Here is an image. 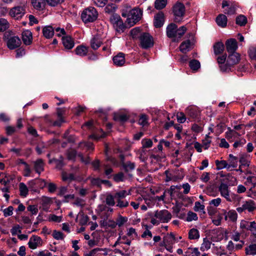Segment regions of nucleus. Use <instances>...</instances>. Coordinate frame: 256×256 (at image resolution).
<instances>
[{
  "label": "nucleus",
  "mask_w": 256,
  "mask_h": 256,
  "mask_svg": "<svg viewBox=\"0 0 256 256\" xmlns=\"http://www.w3.org/2000/svg\"><path fill=\"white\" fill-rule=\"evenodd\" d=\"M171 218L172 214L167 210H158L152 218L151 223L154 225H158L160 222H168Z\"/></svg>",
  "instance_id": "1"
},
{
  "label": "nucleus",
  "mask_w": 256,
  "mask_h": 256,
  "mask_svg": "<svg viewBox=\"0 0 256 256\" xmlns=\"http://www.w3.org/2000/svg\"><path fill=\"white\" fill-rule=\"evenodd\" d=\"M98 16L96 9L92 6L85 8L81 14V18L86 24L94 22L97 19Z\"/></svg>",
  "instance_id": "2"
},
{
  "label": "nucleus",
  "mask_w": 256,
  "mask_h": 256,
  "mask_svg": "<svg viewBox=\"0 0 256 256\" xmlns=\"http://www.w3.org/2000/svg\"><path fill=\"white\" fill-rule=\"evenodd\" d=\"M218 189L220 192V196L225 198L228 202H233L237 197L236 194L230 192V190L228 188V185L224 182H221L220 184Z\"/></svg>",
  "instance_id": "3"
},
{
  "label": "nucleus",
  "mask_w": 256,
  "mask_h": 256,
  "mask_svg": "<svg viewBox=\"0 0 256 256\" xmlns=\"http://www.w3.org/2000/svg\"><path fill=\"white\" fill-rule=\"evenodd\" d=\"M175 236L173 233L168 234L164 238L161 246L169 252H173L174 245L176 243Z\"/></svg>",
  "instance_id": "4"
},
{
  "label": "nucleus",
  "mask_w": 256,
  "mask_h": 256,
  "mask_svg": "<svg viewBox=\"0 0 256 256\" xmlns=\"http://www.w3.org/2000/svg\"><path fill=\"white\" fill-rule=\"evenodd\" d=\"M142 10L138 8L132 10L130 12L127 18V22L130 26H134L142 18Z\"/></svg>",
  "instance_id": "5"
},
{
  "label": "nucleus",
  "mask_w": 256,
  "mask_h": 256,
  "mask_svg": "<svg viewBox=\"0 0 256 256\" xmlns=\"http://www.w3.org/2000/svg\"><path fill=\"white\" fill-rule=\"evenodd\" d=\"M26 13V8L24 4L12 8L9 14L12 18L16 20H20L24 15Z\"/></svg>",
  "instance_id": "6"
},
{
  "label": "nucleus",
  "mask_w": 256,
  "mask_h": 256,
  "mask_svg": "<svg viewBox=\"0 0 256 256\" xmlns=\"http://www.w3.org/2000/svg\"><path fill=\"white\" fill-rule=\"evenodd\" d=\"M173 12L175 16V21L180 22L185 12L184 6L180 2L176 3L173 7Z\"/></svg>",
  "instance_id": "7"
},
{
  "label": "nucleus",
  "mask_w": 256,
  "mask_h": 256,
  "mask_svg": "<svg viewBox=\"0 0 256 256\" xmlns=\"http://www.w3.org/2000/svg\"><path fill=\"white\" fill-rule=\"evenodd\" d=\"M140 44L142 48H147L153 46L152 38L148 33H144L140 36Z\"/></svg>",
  "instance_id": "8"
},
{
  "label": "nucleus",
  "mask_w": 256,
  "mask_h": 256,
  "mask_svg": "<svg viewBox=\"0 0 256 256\" xmlns=\"http://www.w3.org/2000/svg\"><path fill=\"white\" fill-rule=\"evenodd\" d=\"M43 244V240L40 237L36 235H32L29 239L28 242V247L32 250H35L41 246Z\"/></svg>",
  "instance_id": "9"
},
{
  "label": "nucleus",
  "mask_w": 256,
  "mask_h": 256,
  "mask_svg": "<svg viewBox=\"0 0 256 256\" xmlns=\"http://www.w3.org/2000/svg\"><path fill=\"white\" fill-rule=\"evenodd\" d=\"M104 38V36H101L100 34L95 35L90 40L91 48L94 50H97L102 44Z\"/></svg>",
  "instance_id": "10"
},
{
  "label": "nucleus",
  "mask_w": 256,
  "mask_h": 256,
  "mask_svg": "<svg viewBox=\"0 0 256 256\" xmlns=\"http://www.w3.org/2000/svg\"><path fill=\"white\" fill-rule=\"evenodd\" d=\"M6 38L8 47L10 50H13L18 47L21 44L20 38L17 36H8Z\"/></svg>",
  "instance_id": "11"
},
{
  "label": "nucleus",
  "mask_w": 256,
  "mask_h": 256,
  "mask_svg": "<svg viewBox=\"0 0 256 256\" xmlns=\"http://www.w3.org/2000/svg\"><path fill=\"white\" fill-rule=\"evenodd\" d=\"M222 8H224V12L228 14H233L236 12V7L235 5L228 1L222 2Z\"/></svg>",
  "instance_id": "12"
},
{
  "label": "nucleus",
  "mask_w": 256,
  "mask_h": 256,
  "mask_svg": "<svg viewBox=\"0 0 256 256\" xmlns=\"http://www.w3.org/2000/svg\"><path fill=\"white\" fill-rule=\"evenodd\" d=\"M177 26L174 24H169L166 28V34L168 38H173L174 41L178 40L176 34Z\"/></svg>",
  "instance_id": "13"
},
{
  "label": "nucleus",
  "mask_w": 256,
  "mask_h": 256,
  "mask_svg": "<svg viewBox=\"0 0 256 256\" xmlns=\"http://www.w3.org/2000/svg\"><path fill=\"white\" fill-rule=\"evenodd\" d=\"M194 43L190 40L184 41L180 46V50L182 53L186 54L192 48Z\"/></svg>",
  "instance_id": "14"
},
{
  "label": "nucleus",
  "mask_w": 256,
  "mask_h": 256,
  "mask_svg": "<svg viewBox=\"0 0 256 256\" xmlns=\"http://www.w3.org/2000/svg\"><path fill=\"white\" fill-rule=\"evenodd\" d=\"M224 216L225 220H228L232 222H236L238 218V214L235 210H231L228 212L224 211Z\"/></svg>",
  "instance_id": "15"
},
{
  "label": "nucleus",
  "mask_w": 256,
  "mask_h": 256,
  "mask_svg": "<svg viewBox=\"0 0 256 256\" xmlns=\"http://www.w3.org/2000/svg\"><path fill=\"white\" fill-rule=\"evenodd\" d=\"M164 14L162 12H160L154 16V24L156 28H160L164 24Z\"/></svg>",
  "instance_id": "16"
},
{
  "label": "nucleus",
  "mask_w": 256,
  "mask_h": 256,
  "mask_svg": "<svg viewBox=\"0 0 256 256\" xmlns=\"http://www.w3.org/2000/svg\"><path fill=\"white\" fill-rule=\"evenodd\" d=\"M240 60V56L236 52H232L230 54L228 58L227 62L228 65L232 66L238 64Z\"/></svg>",
  "instance_id": "17"
},
{
  "label": "nucleus",
  "mask_w": 256,
  "mask_h": 256,
  "mask_svg": "<svg viewBox=\"0 0 256 256\" xmlns=\"http://www.w3.org/2000/svg\"><path fill=\"white\" fill-rule=\"evenodd\" d=\"M226 47L228 52L230 53L236 52L238 48L237 42L234 39H230L226 42Z\"/></svg>",
  "instance_id": "18"
},
{
  "label": "nucleus",
  "mask_w": 256,
  "mask_h": 256,
  "mask_svg": "<svg viewBox=\"0 0 256 256\" xmlns=\"http://www.w3.org/2000/svg\"><path fill=\"white\" fill-rule=\"evenodd\" d=\"M62 42L65 48L72 49L74 45V40L68 36H64L62 38Z\"/></svg>",
  "instance_id": "19"
},
{
  "label": "nucleus",
  "mask_w": 256,
  "mask_h": 256,
  "mask_svg": "<svg viewBox=\"0 0 256 256\" xmlns=\"http://www.w3.org/2000/svg\"><path fill=\"white\" fill-rule=\"evenodd\" d=\"M239 136L240 134L238 132L232 130L230 128H228V131L225 132L226 138L230 142L234 141Z\"/></svg>",
  "instance_id": "20"
},
{
  "label": "nucleus",
  "mask_w": 256,
  "mask_h": 256,
  "mask_svg": "<svg viewBox=\"0 0 256 256\" xmlns=\"http://www.w3.org/2000/svg\"><path fill=\"white\" fill-rule=\"evenodd\" d=\"M22 38L25 44L30 45L32 43V32L29 30H24L22 34Z\"/></svg>",
  "instance_id": "21"
},
{
  "label": "nucleus",
  "mask_w": 256,
  "mask_h": 256,
  "mask_svg": "<svg viewBox=\"0 0 256 256\" xmlns=\"http://www.w3.org/2000/svg\"><path fill=\"white\" fill-rule=\"evenodd\" d=\"M228 164L229 168V170L231 168H234L237 167L238 163V158L236 156H234L232 154L228 155Z\"/></svg>",
  "instance_id": "22"
},
{
  "label": "nucleus",
  "mask_w": 256,
  "mask_h": 256,
  "mask_svg": "<svg viewBox=\"0 0 256 256\" xmlns=\"http://www.w3.org/2000/svg\"><path fill=\"white\" fill-rule=\"evenodd\" d=\"M114 64L116 66H122L125 63L124 54L122 53H119L113 58Z\"/></svg>",
  "instance_id": "23"
},
{
  "label": "nucleus",
  "mask_w": 256,
  "mask_h": 256,
  "mask_svg": "<svg viewBox=\"0 0 256 256\" xmlns=\"http://www.w3.org/2000/svg\"><path fill=\"white\" fill-rule=\"evenodd\" d=\"M228 19L226 16L223 14H219L216 18V22L217 24L222 28H224L226 26Z\"/></svg>",
  "instance_id": "24"
},
{
  "label": "nucleus",
  "mask_w": 256,
  "mask_h": 256,
  "mask_svg": "<svg viewBox=\"0 0 256 256\" xmlns=\"http://www.w3.org/2000/svg\"><path fill=\"white\" fill-rule=\"evenodd\" d=\"M242 205L244 210H248L249 212H252L256 209V205L252 200L244 202Z\"/></svg>",
  "instance_id": "25"
},
{
  "label": "nucleus",
  "mask_w": 256,
  "mask_h": 256,
  "mask_svg": "<svg viewBox=\"0 0 256 256\" xmlns=\"http://www.w3.org/2000/svg\"><path fill=\"white\" fill-rule=\"evenodd\" d=\"M130 194V190H121L116 192L114 194L115 200H123L127 196Z\"/></svg>",
  "instance_id": "26"
},
{
  "label": "nucleus",
  "mask_w": 256,
  "mask_h": 256,
  "mask_svg": "<svg viewBox=\"0 0 256 256\" xmlns=\"http://www.w3.org/2000/svg\"><path fill=\"white\" fill-rule=\"evenodd\" d=\"M42 32L45 38H50L54 36V30L51 26H46L43 28Z\"/></svg>",
  "instance_id": "27"
},
{
  "label": "nucleus",
  "mask_w": 256,
  "mask_h": 256,
  "mask_svg": "<svg viewBox=\"0 0 256 256\" xmlns=\"http://www.w3.org/2000/svg\"><path fill=\"white\" fill-rule=\"evenodd\" d=\"M34 168L36 172L39 174L44 170V162L42 160L38 159L34 162Z\"/></svg>",
  "instance_id": "28"
},
{
  "label": "nucleus",
  "mask_w": 256,
  "mask_h": 256,
  "mask_svg": "<svg viewBox=\"0 0 256 256\" xmlns=\"http://www.w3.org/2000/svg\"><path fill=\"white\" fill-rule=\"evenodd\" d=\"M76 54L80 56H86L88 52V48L82 45L78 46L75 49Z\"/></svg>",
  "instance_id": "29"
},
{
  "label": "nucleus",
  "mask_w": 256,
  "mask_h": 256,
  "mask_svg": "<svg viewBox=\"0 0 256 256\" xmlns=\"http://www.w3.org/2000/svg\"><path fill=\"white\" fill-rule=\"evenodd\" d=\"M189 66L193 72H196L200 68V64L198 60H192L189 62Z\"/></svg>",
  "instance_id": "30"
},
{
  "label": "nucleus",
  "mask_w": 256,
  "mask_h": 256,
  "mask_svg": "<svg viewBox=\"0 0 256 256\" xmlns=\"http://www.w3.org/2000/svg\"><path fill=\"white\" fill-rule=\"evenodd\" d=\"M211 244L212 242L210 240H209L206 238H204L203 240V242L200 246V250L202 252L208 250L210 248Z\"/></svg>",
  "instance_id": "31"
},
{
  "label": "nucleus",
  "mask_w": 256,
  "mask_h": 256,
  "mask_svg": "<svg viewBox=\"0 0 256 256\" xmlns=\"http://www.w3.org/2000/svg\"><path fill=\"white\" fill-rule=\"evenodd\" d=\"M239 162L241 166H248L250 163L249 156L246 154H241L240 157Z\"/></svg>",
  "instance_id": "32"
},
{
  "label": "nucleus",
  "mask_w": 256,
  "mask_h": 256,
  "mask_svg": "<svg viewBox=\"0 0 256 256\" xmlns=\"http://www.w3.org/2000/svg\"><path fill=\"white\" fill-rule=\"evenodd\" d=\"M246 255H256V244H252L246 248Z\"/></svg>",
  "instance_id": "33"
},
{
  "label": "nucleus",
  "mask_w": 256,
  "mask_h": 256,
  "mask_svg": "<svg viewBox=\"0 0 256 256\" xmlns=\"http://www.w3.org/2000/svg\"><path fill=\"white\" fill-rule=\"evenodd\" d=\"M215 163L217 169L218 170H222L224 168H226L228 170H230L228 166V162L226 160H216L215 162Z\"/></svg>",
  "instance_id": "34"
},
{
  "label": "nucleus",
  "mask_w": 256,
  "mask_h": 256,
  "mask_svg": "<svg viewBox=\"0 0 256 256\" xmlns=\"http://www.w3.org/2000/svg\"><path fill=\"white\" fill-rule=\"evenodd\" d=\"M200 234L198 230L196 228H192L188 232V238L190 240H196L199 238Z\"/></svg>",
  "instance_id": "35"
},
{
  "label": "nucleus",
  "mask_w": 256,
  "mask_h": 256,
  "mask_svg": "<svg viewBox=\"0 0 256 256\" xmlns=\"http://www.w3.org/2000/svg\"><path fill=\"white\" fill-rule=\"evenodd\" d=\"M214 52L216 54H221L224 50V45L221 42H218L214 46Z\"/></svg>",
  "instance_id": "36"
},
{
  "label": "nucleus",
  "mask_w": 256,
  "mask_h": 256,
  "mask_svg": "<svg viewBox=\"0 0 256 256\" xmlns=\"http://www.w3.org/2000/svg\"><path fill=\"white\" fill-rule=\"evenodd\" d=\"M19 189L20 195L23 197H26L28 192L27 186L24 183L20 182L19 184Z\"/></svg>",
  "instance_id": "37"
},
{
  "label": "nucleus",
  "mask_w": 256,
  "mask_h": 256,
  "mask_svg": "<svg viewBox=\"0 0 256 256\" xmlns=\"http://www.w3.org/2000/svg\"><path fill=\"white\" fill-rule=\"evenodd\" d=\"M91 252L92 253L93 256H99L100 254L106 255L107 251L106 248H96L92 250Z\"/></svg>",
  "instance_id": "38"
},
{
  "label": "nucleus",
  "mask_w": 256,
  "mask_h": 256,
  "mask_svg": "<svg viewBox=\"0 0 256 256\" xmlns=\"http://www.w3.org/2000/svg\"><path fill=\"white\" fill-rule=\"evenodd\" d=\"M88 220V218L86 216L79 214L76 218V221L78 222L80 224L83 226L86 224Z\"/></svg>",
  "instance_id": "39"
},
{
  "label": "nucleus",
  "mask_w": 256,
  "mask_h": 256,
  "mask_svg": "<svg viewBox=\"0 0 256 256\" xmlns=\"http://www.w3.org/2000/svg\"><path fill=\"white\" fill-rule=\"evenodd\" d=\"M32 4L35 8L40 10L44 6V0H32Z\"/></svg>",
  "instance_id": "40"
},
{
  "label": "nucleus",
  "mask_w": 256,
  "mask_h": 256,
  "mask_svg": "<svg viewBox=\"0 0 256 256\" xmlns=\"http://www.w3.org/2000/svg\"><path fill=\"white\" fill-rule=\"evenodd\" d=\"M126 238V236H120L118 238L116 242L114 244L113 246V247H115L116 246L120 244H126L128 246H130L131 244V240H127L126 242H122L121 240H124Z\"/></svg>",
  "instance_id": "41"
},
{
  "label": "nucleus",
  "mask_w": 256,
  "mask_h": 256,
  "mask_svg": "<svg viewBox=\"0 0 256 256\" xmlns=\"http://www.w3.org/2000/svg\"><path fill=\"white\" fill-rule=\"evenodd\" d=\"M167 3V0H156L154 6L157 10H161L164 8Z\"/></svg>",
  "instance_id": "42"
},
{
  "label": "nucleus",
  "mask_w": 256,
  "mask_h": 256,
  "mask_svg": "<svg viewBox=\"0 0 256 256\" xmlns=\"http://www.w3.org/2000/svg\"><path fill=\"white\" fill-rule=\"evenodd\" d=\"M250 224L251 222H249L245 220H242L240 221V227L243 231L245 230H250Z\"/></svg>",
  "instance_id": "43"
},
{
  "label": "nucleus",
  "mask_w": 256,
  "mask_h": 256,
  "mask_svg": "<svg viewBox=\"0 0 256 256\" xmlns=\"http://www.w3.org/2000/svg\"><path fill=\"white\" fill-rule=\"evenodd\" d=\"M247 22V19L246 18L243 16V15H240L238 16L236 18V24L242 26L246 24Z\"/></svg>",
  "instance_id": "44"
},
{
  "label": "nucleus",
  "mask_w": 256,
  "mask_h": 256,
  "mask_svg": "<svg viewBox=\"0 0 256 256\" xmlns=\"http://www.w3.org/2000/svg\"><path fill=\"white\" fill-rule=\"evenodd\" d=\"M8 22L4 18H0V32L4 31L8 28Z\"/></svg>",
  "instance_id": "45"
},
{
  "label": "nucleus",
  "mask_w": 256,
  "mask_h": 256,
  "mask_svg": "<svg viewBox=\"0 0 256 256\" xmlns=\"http://www.w3.org/2000/svg\"><path fill=\"white\" fill-rule=\"evenodd\" d=\"M22 227L18 224L14 226L10 230L12 234V236H18L22 232Z\"/></svg>",
  "instance_id": "46"
},
{
  "label": "nucleus",
  "mask_w": 256,
  "mask_h": 256,
  "mask_svg": "<svg viewBox=\"0 0 256 256\" xmlns=\"http://www.w3.org/2000/svg\"><path fill=\"white\" fill-rule=\"evenodd\" d=\"M116 201V206L120 208H126L129 205V202L126 200H118Z\"/></svg>",
  "instance_id": "47"
},
{
  "label": "nucleus",
  "mask_w": 256,
  "mask_h": 256,
  "mask_svg": "<svg viewBox=\"0 0 256 256\" xmlns=\"http://www.w3.org/2000/svg\"><path fill=\"white\" fill-rule=\"evenodd\" d=\"M128 221V218L122 216H119L116 220L117 226L119 227L122 226Z\"/></svg>",
  "instance_id": "48"
},
{
  "label": "nucleus",
  "mask_w": 256,
  "mask_h": 256,
  "mask_svg": "<svg viewBox=\"0 0 256 256\" xmlns=\"http://www.w3.org/2000/svg\"><path fill=\"white\" fill-rule=\"evenodd\" d=\"M142 148H150L152 146V141L150 139L144 138L142 140Z\"/></svg>",
  "instance_id": "49"
},
{
  "label": "nucleus",
  "mask_w": 256,
  "mask_h": 256,
  "mask_svg": "<svg viewBox=\"0 0 256 256\" xmlns=\"http://www.w3.org/2000/svg\"><path fill=\"white\" fill-rule=\"evenodd\" d=\"M186 252L190 254L191 256H200V254L197 248H189Z\"/></svg>",
  "instance_id": "50"
},
{
  "label": "nucleus",
  "mask_w": 256,
  "mask_h": 256,
  "mask_svg": "<svg viewBox=\"0 0 256 256\" xmlns=\"http://www.w3.org/2000/svg\"><path fill=\"white\" fill-rule=\"evenodd\" d=\"M114 26L116 28V30L118 32H123L125 28V26L122 20H119V22H118L116 23V24Z\"/></svg>",
  "instance_id": "51"
},
{
  "label": "nucleus",
  "mask_w": 256,
  "mask_h": 256,
  "mask_svg": "<svg viewBox=\"0 0 256 256\" xmlns=\"http://www.w3.org/2000/svg\"><path fill=\"white\" fill-rule=\"evenodd\" d=\"M114 196L108 195L106 199V204L110 206H114L115 204Z\"/></svg>",
  "instance_id": "52"
},
{
  "label": "nucleus",
  "mask_w": 256,
  "mask_h": 256,
  "mask_svg": "<svg viewBox=\"0 0 256 256\" xmlns=\"http://www.w3.org/2000/svg\"><path fill=\"white\" fill-rule=\"evenodd\" d=\"M62 217L54 214H50L48 216V220L50 222H60L62 221Z\"/></svg>",
  "instance_id": "53"
},
{
  "label": "nucleus",
  "mask_w": 256,
  "mask_h": 256,
  "mask_svg": "<svg viewBox=\"0 0 256 256\" xmlns=\"http://www.w3.org/2000/svg\"><path fill=\"white\" fill-rule=\"evenodd\" d=\"M248 52L250 58L253 60H256V46H250L249 48Z\"/></svg>",
  "instance_id": "54"
},
{
  "label": "nucleus",
  "mask_w": 256,
  "mask_h": 256,
  "mask_svg": "<svg viewBox=\"0 0 256 256\" xmlns=\"http://www.w3.org/2000/svg\"><path fill=\"white\" fill-rule=\"evenodd\" d=\"M227 180L229 182L230 186H234L237 185L238 180L236 177L228 175L227 176Z\"/></svg>",
  "instance_id": "55"
},
{
  "label": "nucleus",
  "mask_w": 256,
  "mask_h": 256,
  "mask_svg": "<svg viewBox=\"0 0 256 256\" xmlns=\"http://www.w3.org/2000/svg\"><path fill=\"white\" fill-rule=\"evenodd\" d=\"M198 218V216L196 213L190 212L188 213L186 220L187 222H192V220H197Z\"/></svg>",
  "instance_id": "56"
},
{
  "label": "nucleus",
  "mask_w": 256,
  "mask_h": 256,
  "mask_svg": "<svg viewBox=\"0 0 256 256\" xmlns=\"http://www.w3.org/2000/svg\"><path fill=\"white\" fill-rule=\"evenodd\" d=\"M204 206L201 204L199 202H196L194 204V210L196 212H204Z\"/></svg>",
  "instance_id": "57"
},
{
  "label": "nucleus",
  "mask_w": 256,
  "mask_h": 256,
  "mask_svg": "<svg viewBox=\"0 0 256 256\" xmlns=\"http://www.w3.org/2000/svg\"><path fill=\"white\" fill-rule=\"evenodd\" d=\"M211 142L210 137L208 135H206L204 140H202V146L205 149H208Z\"/></svg>",
  "instance_id": "58"
},
{
  "label": "nucleus",
  "mask_w": 256,
  "mask_h": 256,
  "mask_svg": "<svg viewBox=\"0 0 256 256\" xmlns=\"http://www.w3.org/2000/svg\"><path fill=\"white\" fill-rule=\"evenodd\" d=\"M14 208L12 206H9L3 210L4 215L5 217L10 216L13 214Z\"/></svg>",
  "instance_id": "59"
},
{
  "label": "nucleus",
  "mask_w": 256,
  "mask_h": 256,
  "mask_svg": "<svg viewBox=\"0 0 256 256\" xmlns=\"http://www.w3.org/2000/svg\"><path fill=\"white\" fill-rule=\"evenodd\" d=\"M52 236L57 240H63L64 238V234L59 231L54 230L52 233Z\"/></svg>",
  "instance_id": "60"
},
{
  "label": "nucleus",
  "mask_w": 256,
  "mask_h": 256,
  "mask_svg": "<svg viewBox=\"0 0 256 256\" xmlns=\"http://www.w3.org/2000/svg\"><path fill=\"white\" fill-rule=\"evenodd\" d=\"M186 30V28L185 26H182L180 27L178 29L176 28V34H177V39L180 38L184 34Z\"/></svg>",
  "instance_id": "61"
},
{
  "label": "nucleus",
  "mask_w": 256,
  "mask_h": 256,
  "mask_svg": "<svg viewBox=\"0 0 256 256\" xmlns=\"http://www.w3.org/2000/svg\"><path fill=\"white\" fill-rule=\"evenodd\" d=\"M246 142V140L244 138H240L238 140L236 141L234 144L233 146L234 148H238L239 147L242 146Z\"/></svg>",
  "instance_id": "62"
},
{
  "label": "nucleus",
  "mask_w": 256,
  "mask_h": 256,
  "mask_svg": "<svg viewBox=\"0 0 256 256\" xmlns=\"http://www.w3.org/2000/svg\"><path fill=\"white\" fill-rule=\"evenodd\" d=\"M42 204L44 207H47L52 202V199L48 197H42Z\"/></svg>",
  "instance_id": "63"
},
{
  "label": "nucleus",
  "mask_w": 256,
  "mask_h": 256,
  "mask_svg": "<svg viewBox=\"0 0 256 256\" xmlns=\"http://www.w3.org/2000/svg\"><path fill=\"white\" fill-rule=\"evenodd\" d=\"M148 123V122L147 116L144 114L142 115L138 120L139 124L144 126L147 125Z\"/></svg>",
  "instance_id": "64"
}]
</instances>
